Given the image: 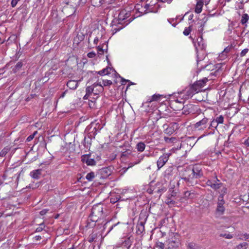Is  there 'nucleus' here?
<instances>
[{
  "mask_svg": "<svg viewBox=\"0 0 249 249\" xmlns=\"http://www.w3.org/2000/svg\"><path fill=\"white\" fill-rule=\"evenodd\" d=\"M107 212L106 207L103 204L94 205L88 220L87 227H97L98 229H101L103 227L105 230L108 223L105 221Z\"/></svg>",
  "mask_w": 249,
  "mask_h": 249,
  "instance_id": "f257e3e1",
  "label": "nucleus"
},
{
  "mask_svg": "<svg viewBox=\"0 0 249 249\" xmlns=\"http://www.w3.org/2000/svg\"><path fill=\"white\" fill-rule=\"evenodd\" d=\"M203 176L202 168L198 165L193 167L188 166L182 168L179 171V177L187 183L188 185H192L193 179L200 178Z\"/></svg>",
  "mask_w": 249,
  "mask_h": 249,
  "instance_id": "f03ea898",
  "label": "nucleus"
},
{
  "mask_svg": "<svg viewBox=\"0 0 249 249\" xmlns=\"http://www.w3.org/2000/svg\"><path fill=\"white\" fill-rule=\"evenodd\" d=\"M168 248L170 249L178 248L180 244L179 235L176 233H171L166 241Z\"/></svg>",
  "mask_w": 249,
  "mask_h": 249,
  "instance_id": "7ed1b4c3",
  "label": "nucleus"
},
{
  "mask_svg": "<svg viewBox=\"0 0 249 249\" xmlns=\"http://www.w3.org/2000/svg\"><path fill=\"white\" fill-rule=\"evenodd\" d=\"M151 190L155 193H158L160 196L167 190V184L162 182H157L155 185H151Z\"/></svg>",
  "mask_w": 249,
  "mask_h": 249,
  "instance_id": "20e7f679",
  "label": "nucleus"
},
{
  "mask_svg": "<svg viewBox=\"0 0 249 249\" xmlns=\"http://www.w3.org/2000/svg\"><path fill=\"white\" fill-rule=\"evenodd\" d=\"M171 154H172L170 152L164 153L162 154V155L160 157L157 161L158 170H160L165 164Z\"/></svg>",
  "mask_w": 249,
  "mask_h": 249,
  "instance_id": "39448f33",
  "label": "nucleus"
},
{
  "mask_svg": "<svg viewBox=\"0 0 249 249\" xmlns=\"http://www.w3.org/2000/svg\"><path fill=\"white\" fill-rule=\"evenodd\" d=\"M208 119L206 117L203 118L200 121L194 124V128L196 130H203L207 127Z\"/></svg>",
  "mask_w": 249,
  "mask_h": 249,
  "instance_id": "423d86ee",
  "label": "nucleus"
},
{
  "mask_svg": "<svg viewBox=\"0 0 249 249\" xmlns=\"http://www.w3.org/2000/svg\"><path fill=\"white\" fill-rule=\"evenodd\" d=\"M225 201L224 200L223 195H220L218 198L217 206L216 209V213L219 215H222L224 213L225 209L224 207Z\"/></svg>",
  "mask_w": 249,
  "mask_h": 249,
  "instance_id": "0eeeda50",
  "label": "nucleus"
},
{
  "mask_svg": "<svg viewBox=\"0 0 249 249\" xmlns=\"http://www.w3.org/2000/svg\"><path fill=\"white\" fill-rule=\"evenodd\" d=\"M81 161L83 163H86L88 165L92 166L96 164V161L93 158H91L90 154L82 155Z\"/></svg>",
  "mask_w": 249,
  "mask_h": 249,
  "instance_id": "6e6552de",
  "label": "nucleus"
},
{
  "mask_svg": "<svg viewBox=\"0 0 249 249\" xmlns=\"http://www.w3.org/2000/svg\"><path fill=\"white\" fill-rule=\"evenodd\" d=\"M201 87L196 82L192 85L189 89L186 91V93L188 97H192L195 92H198L200 91Z\"/></svg>",
  "mask_w": 249,
  "mask_h": 249,
  "instance_id": "1a4fd4ad",
  "label": "nucleus"
},
{
  "mask_svg": "<svg viewBox=\"0 0 249 249\" xmlns=\"http://www.w3.org/2000/svg\"><path fill=\"white\" fill-rule=\"evenodd\" d=\"M178 128V124L177 123H171L169 124L168 129L166 131V134L171 135Z\"/></svg>",
  "mask_w": 249,
  "mask_h": 249,
  "instance_id": "9d476101",
  "label": "nucleus"
},
{
  "mask_svg": "<svg viewBox=\"0 0 249 249\" xmlns=\"http://www.w3.org/2000/svg\"><path fill=\"white\" fill-rule=\"evenodd\" d=\"M105 124H101L99 123L92 122L89 126L88 128L89 130L91 129L92 127H94V129H95V131L99 132L100 130L103 128Z\"/></svg>",
  "mask_w": 249,
  "mask_h": 249,
  "instance_id": "9b49d317",
  "label": "nucleus"
},
{
  "mask_svg": "<svg viewBox=\"0 0 249 249\" xmlns=\"http://www.w3.org/2000/svg\"><path fill=\"white\" fill-rule=\"evenodd\" d=\"M130 14L126 13L125 11H122L118 15V21L119 23H122L124 20L127 19L129 17Z\"/></svg>",
  "mask_w": 249,
  "mask_h": 249,
  "instance_id": "f8f14e48",
  "label": "nucleus"
},
{
  "mask_svg": "<svg viewBox=\"0 0 249 249\" xmlns=\"http://www.w3.org/2000/svg\"><path fill=\"white\" fill-rule=\"evenodd\" d=\"M101 178H106L111 174V171L107 168H104L100 170Z\"/></svg>",
  "mask_w": 249,
  "mask_h": 249,
  "instance_id": "ddd939ff",
  "label": "nucleus"
},
{
  "mask_svg": "<svg viewBox=\"0 0 249 249\" xmlns=\"http://www.w3.org/2000/svg\"><path fill=\"white\" fill-rule=\"evenodd\" d=\"M133 242V238L131 236H129L124 239V240L123 241L122 244L123 246H124V247H126L127 249H129L132 245Z\"/></svg>",
  "mask_w": 249,
  "mask_h": 249,
  "instance_id": "4468645a",
  "label": "nucleus"
},
{
  "mask_svg": "<svg viewBox=\"0 0 249 249\" xmlns=\"http://www.w3.org/2000/svg\"><path fill=\"white\" fill-rule=\"evenodd\" d=\"M41 171V169L34 170L30 172V175L32 178L38 179L40 177Z\"/></svg>",
  "mask_w": 249,
  "mask_h": 249,
  "instance_id": "2eb2a0df",
  "label": "nucleus"
},
{
  "mask_svg": "<svg viewBox=\"0 0 249 249\" xmlns=\"http://www.w3.org/2000/svg\"><path fill=\"white\" fill-rule=\"evenodd\" d=\"M173 166L171 165L168 166L164 171V177L165 178H169L170 177L172 176L173 174Z\"/></svg>",
  "mask_w": 249,
  "mask_h": 249,
  "instance_id": "dca6fc26",
  "label": "nucleus"
},
{
  "mask_svg": "<svg viewBox=\"0 0 249 249\" xmlns=\"http://www.w3.org/2000/svg\"><path fill=\"white\" fill-rule=\"evenodd\" d=\"M91 144V137L88 136V137H85L83 141V145L86 149H89Z\"/></svg>",
  "mask_w": 249,
  "mask_h": 249,
  "instance_id": "f3484780",
  "label": "nucleus"
},
{
  "mask_svg": "<svg viewBox=\"0 0 249 249\" xmlns=\"http://www.w3.org/2000/svg\"><path fill=\"white\" fill-rule=\"evenodd\" d=\"M105 69H107V71H106V74H109L110 72V71L111 70H112L113 71H114L115 73H116V74L118 75L121 78V81L122 82V84H124V82H129L130 81L128 80H125V79H124V78L121 77L118 73H117L116 71L113 69L112 67H110V66H107V67Z\"/></svg>",
  "mask_w": 249,
  "mask_h": 249,
  "instance_id": "a211bd4d",
  "label": "nucleus"
},
{
  "mask_svg": "<svg viewBox=\"0 0 249 249\" xmlns=\"http://www.w3.org/2000/svg\"><path fill=\"white\" fill-rule=\"evenodd\" d=\"M78 85V82L75 80H69L67 84V87L71 89H76Z\"/></svg>",
  "mask_w": 249,
  "mask_h": 249,
  "instance_id": "6ab92c4d",
  "label": "nucleus"
},
{
  "mask_svg": "<svg viewBox=\"0 0 249 249\" xmlns=\"http://www.w3.org/2000/svg\"><path fill=\"white\" fill-rule=\"evenodd\" d=\"M98 237L99 235L97 233L92 232L88 237L87 241L89 243L96 242Z\"/></svg>",
  "mask_w": 249,
  "mask_h": 249,
  "instance_id": "aec40b11",
  "label": "nucleus"
},
{
  "mask_svg": "<svg viewBox=\"0 0 249 249\" xmlns=\"http://www.w3.org/2000/svg\"><path fill=\"white\" fill-rule=\"evenodd\" d=\"M203 6V2L201 0L198 1L195 7V12L199 14L201 12Z\"/></svg>",
  "mask_w": 249,
  "mask_h": 249,
  "instance_id": "412c9836",
  "label": "nucleus"
},
{
  "mask_svg": "<svg viewBox=\"0 0 249 249\" xmlns=\"http://www.w3.org/2000/svg\"><path fill=\"white\" fill-rule=\"evenodd\" d=\"M91 3L95 7H100L105 3V0H91Z\"/></svg>",
  "mask_w": 249,
  "mask_h": 249,
  "instance_id": "4be33fe9",
  "label": "nucleus"
},
{
  "mask_svg": "<svg viewBox=\"0 0 249 249\" xmlns=\"http://www.w3.org/2000/svg\"><path fill=\"white\" fill-rule=\"evenodd\" d=\"M23 65V62L20 61L18 62L17 64L13 68L12 71L14 73H16L17 71H19Z\"/></svg>",
  "mask_w": 249,
  "mask_h": 249,
  "instance_id": "5701e85b",
  "label": "nucleus"
},
{
  "mask_svg": "<svg viewBox=\"0 0 249 249\" xmlns=\"http://www.w3.org/2000/svg\"><path fill=\"white\" fill-rule=\"evenodd\" d=\"M145 148V144L142 142H140L136 145V148L139 152H142L144 150Z\"/></svg>",
  "mask_w": 249,
  "mask_h": 249,
  "instance_id": "b1692460",
  "label": "nucleus"
},
{
  "mask_svg": "<svg viewBox=\"0 0 249 249\" xmlns=\"http://www.w3.org/2000/svg\"><path fill=\"white\" fill-rule=\"evenodd\" d=\"M88 128V126L87 127L86 130L89 131V135L94 138L96 135L98 133V131H95V129H94V127H92L90 130Z\"/></svg>",
  "mask_w": 249,
  "mask_h": 249,
  "instance_id": "393cba45",
  "label": "nucleus"
},
{
  "mask_svg": "<svg viewBox=\"0 0 249 249\" xmlns=\"http://www.w3.org/2000/svg\"><path fill=\"white\" fill-rule=\"evenodd\" d=\"M94 89V88L92 86V85L87 87L86 89V94L85 95V97L87 96H89V95H90L91 93L93 92Z\"/></svg>",
  "mask_w": 249,
  "mask_h": 249,
  "instance_id": "a878e982",
  "label": "nucleus"
},
{
  "mask_svg": "<svg viewBox=\"0 0 249 249\" xmlns=\"http://www.w3.org/2000/svg\"><path fill=\"white\" fill-rule=\"evenodd\" d=\"M132 153V150L130 149H127L121 153V158L128 157Z\"/></svg>",
  "mask_w": 249,
  "mask_h": 249,
  "instance_id": "bb28decb",
  "label": "nucleus"
},
{
  "mask_svg": "<svg viewBox=\"0 0 249 249\" xmlns=\"http://www.w3.org/2000/svg\"><path fill=\"white\" fill-rule=\"evenodd\" d=\"M249 19V16L247 14H244L242 16L241 23L242 24H245Z\"/></svg>",
  "mask_w": 249,
  "mask_h": 249,
  "instance_id": "cd10ccee",
  "label": "nucleus"
},
{
  "mask_svg": "<svg viewBox=\"0 0 249 249\" xmlns=\"http://www.w3.org/2000/svg\"><path fill=\"white\" fill-rule=\"evenodd\" d=\"M248 244L246 242H243L236 246L235 249H247Z\"/></svg>",
  "mask_w": 249,
  "mask_h": 249,
  "instance_id": "c85d7f7f",
  "label": "nucleus"
},
{
  "mask_svg": "<svg viewBox=\"0 0 249 249\" xmlns=\"http://www.w3.org/2000/svg\"><path fill=\"white\" fill-rule=\"evenodd\" d=\"M208 81V79L206 78H204L201 80L197 81L196 83L197 85L199 86V87H201V88L203 87L205 84L206 83V82Z\"/></svg>",
  "mask_w": 249,
  "mask_h": 249,
  "instance_id": "c756f323",
  "label": "nucleus"
},
{
  "mask_svg": "<svg viewBox=\"0 0 249 249\" xmlns=\"http://www.w3.org/2000/svg\"><path fill=\"white\" fill-rule=\"evenodd\" d=\"M94 173L93 172H91L87 174V175L86 176V178L89 181H92L93 179L94 178Z\"/></svg>",
  "mask_w": 249,
  "mask_h": 249,
  "instance_id": "7c9ffc66",
  "label": "nucleus"
},
{
  "mask_svg": "<svg viewBox=\"0 0 249 249\" xmlns=\"http://www.w3.org/2000/svg\"><path fill=\"white\" fill-rule=\"evenodd\" d=\"M192 30V25H190L188 27L185 28L183 33L184 35L188 36Z\"/></svg>",
  "mask_w": 249,
  "mask_h": 249,
  "instance_id": "2f4dec72",
  "label": "nucleus"
},
{
  "mask_svg": "<svg viewBox=\"0 0 249 249\" xmlns=\"http://www.w3.org/2000/svg\"><path fill=\"white\" fill-rule=\"evenodd\" d=\"M136 228V233L138 234H141L144 231V227H142V226L137 225Z\"/></svg>",
  "mask_w": 249,
  "mask_h": 249,
  "instance_id": "473e14b6",
  "label": "nucleus"
},
{
  "mask_svg": "<svg viewBox=\"0 0 249 249\" xmlns=\"http://www.w3.org/2000/svg\"><path fill=\"white\" fill-rule=\"evenodd\" d=\"M160 97L161 95L160 94H154L151 97L149 102H151L154 101H158L160 99Z\"/></svg>",
  "mask_w": 249,
  "mask_h": 249,
  "instance_id": "72a5a7b5",
  "label": "nucleus"
},
{
  "mask_svg": "<svg viewBox=\"0 0 249 249\" xmlns=\"http://www.w3.org/2000/svg\"><path fill=\"white\" fill-rule=\"evenodd\" d=\"M92 86L95 88V87L97 86H99V91H102L104 89L103 87V86L102 85L101 82H95L92 84Z\"/></svg>",
  "mask_w": 249,
  "mask_h": 249,
  "instance_id": "f704fd0d",
  "label": "nucleus"
},
{
  "mask_svg": "<svg viewBox=\"0 0 249 249\" xmlns=\"http://www.w3.org/2000/svg\"><path fill=\"white\" fill-rule=\"evenodd\" d=\"M214 120L218 124H223L224 122V117L222 115H220L219 117H217Z\"/></svg>",
  "mask_w": 249,
  "mask_h": 249,
  "instance_id": "c9c22d12",
  "label": "nucleus"
},
{
  "mask_svg": "<svg viewBox=\"0 0 249 249\" xmlns=\"http://www.w3.org/2000/svg\"><path fill=\"white\" fill-rule=\"evenodd\" d=\"M222 185V183H217V182H214L213 183V186L212 187V188L213 189L216 190L218 189Z\"/></svg>",
  "mask_w": 249,
  "mask_h": 249,
  "instance_id": "e433bc0d",
  "label": "nucleus"
},
{
  "mask_svg": "<svg viewBox=\"0 0 249 249\" xmlns=\"http://www.w3.org/2000/svg\"><path fill=\"white\" fill-rule=\"evenodd\" d=\"M45 225L43 223H42L39 225V227L37 228L36 230V232H41L45 228Z\"/></svg>",
  "mask_w": 249,
  "mask_h": 249,
  "instance_id": "4c0bfd02",
  "label": "nucleus"
},
{
  "mask_svg": "<svg viewBox=\"0 0 249 249\" xmlns=\"http://www.w3.org/2000/svg\"><path fill=\"white\" fill-rule=\"evenodd\" d=\"M231 48V46H229L227 47L226 48H225L224 51L221 53V55H226L227 54L230 52Z\"/></svg>",
  "mask_w": 249,
  "mask_h": 249,
  "instance_id": "58836bf2",
  "label": "nucleus"
},
{
  "mask_svg": "<svg viewBox=\"0 0 249 249\" xmlns=\"http://www.w3.org/2000/svg\"><path fill=\"white\" fill-rule=\"evenodd\" d=\"M188 249H199L194 243H190L188 245Z\"/></svg>",
  "mask_w": 249,
  "mask_h": 249,
  "instance_id": "ea45409f",
  "label": "nucleus"
},
{
  "mask_svg": "<svg viewBox=\"0 0 249 249\" xmlns=\"http://www.w3.org/2000/svg\"><path fill=\"white\" fill-rule=\"evenodd\" d=\"M156 246L159 249H164L165 245L162 242H158L156 243Z\"/></svg>",
  "mask_w": 249,
  "mask_h": 249,
  "instance_id": "a19ab883",
  "label": "nucleus"
},
{
  "mask_svg": "<svg viewBox=\"0 0 249 249\" xmlns=\"http://www.w3.org/2000/svg\"><path fill=\"white\" fill-rule=\"evenodd\" d=\"M219 236L220 237H225L227 239H231L233 237L232 235L230 233H221Z\"/></svg>",
  "mask_w": 249,
  "mask_h": 249,
  "instance_id": "79ce46f5",
  "label": "nucleus"
},
{
  "mask_svg": "<svg viewBox=\"0 0 249 249\" xmlns=\"http://www.w3.org/2000/svg\"><path fill=\"white\" fill-rule=\"evenodd\" d=\"M240 239L249 242V234L244 233L241 235Z\"/></svg>",
  "mask_w": 249,
  "mask_h": 249,
  "instance_id": "37998d69",
  "label": "nucleus"
},
{
  "mask_svg": "<svg viewBox=\"0 0 249 249\" xmlns=\"http://www.w3.org/2000/svg\"><path fill=\"white\" fill-rule=\"evenodd\" d=\"M217 125H218V124H217L216 122L214 120H213L211 122V123L210 124V126H209V129H211L212 127L216 128Z\"/></svg>",
  "mask_w": 249,
  "mask_h": 249,
  "instance_id": "c03bdc74",
  "label": "nucleus"
},
{
  "mask_svg": "<svg viewBox=\"0 0 249 249\" xmlns=\"http://www.w3.org/2000/svg\"><path fill=\"white\" fill-rule=\"evenodd\" d=\"M103 84L104 86H110L112 84V82L109 80H103Z\"/></svg>",
  "mask_w": 249,
  "mask_h": 249,
  "instance_id": "a18cd8bd",
  "label": "nucleus"
},
{
  "mask_svg": "<svg viewBox=\"0 0 249 249\" xmlns=\"http://www.w3.org/2000/svg\"><path fill=\"white\" fill-rule=\"evenodd\" d=\"M37 131H35L34 132L33 134L29 136L26 139V142H30L31 141H32L35 137V136L37 134Z\"/></svg>",
  "mask_w": 249,
  "mask_h": 249,
  "instance_id": "49530a36",
  "label": "nucleus"
},
{
  "mask_svg": "<svg viewBox=\"0 0 249 249\" xmlns=\"http://www.w3.org/2000/svg\"><path fill=\"white\" fill-rule=\"evenodd\" d=\"M164 139L165 141L167 143H172L176 139L175 138H168L166 137H164Z\"/></svg>",
  "mask_w": 249,
  "mask_h": 249,
  "instance_id": "de8ad7c7",
  "label": "nucleus"
},
{
  "mask_svg": "<svg viewBox=\"0 0 249 249\" xmlns=\"http://www.w3.org/2000/svg\"><path fill=\"white\" fill-rule=\"evenodd\" d=\"M142 158H143V156H141V159L140 160H139L138 161L135 162V163H129L128 167V168H126V169L125 170V171H126V170H127L129 168H130V167H133V166H134V165H135V164H138V163H140V161H141V160H142Z\"/></svg>",
  "mask_w": 249,
  "mask_h": 249,
  "instance_id": "09e8293b",
  "label": "nucleus"
},
{
  "mask_svg": "<svg viewBox=\"0 0 249 249\" xmlns=\"http://www.w3.org/2000/svg\"><path fill=\"white\" fill-rule=\"evenodd\" d=\"M107 70V69H104L102 70L101 71H100L98 72L95 71V72L96 73H97L101 75H107L106 74Z\"/></svg>",
  "mask_w": 249,
  "mask_h": 249,
  "instance_id": "8fccbe9b",
  "label": "nucleus"
},
{
  "mask_svg": "<svg viewBox=\"0 0 249 249\" xmlns=\"http://www.w3.org/2000/svg\"><path fill=\"white\" fill-rule=\"evenodd\" d=\"M167 201V203L168 204H175L176 203L175 201L173 200L171 197H168Z\"/></svg>",
  "mask_w": 249,
  "mask_h": 249,
  "instance_id": "3c124183",
  "label": "nucleus"
},
{
  "mask_svg": "<svg viewBox=\"0 0 249 249\" xmlns=\"http://www.w3.org/2000/svg\"><path fill=\"white\" fill-rule=\"evenodd\" d=\"M248 51H249L248 49H245L243 50H242L240 53V56L241 57L244 56L247 54Z\"/></svg>",
  "mask_w": 249,
  "mask_h": 249,
  "instance_id": "603ef678",
  "label": "nucleus"
},
{
  "mask_svg": "<svg viewBox=\"0 0 249 249\" xmlns=\"http://www.w3.org/2000/svg\"><path fill=\"white\" fill-rule=\"evenodd\" d=\"M19 0H12L11 2V6L12 7H15Z\"/></svg>",
  "mask_w": 249,
  "mask_h": 249,
  "instance_id": "864d4df0",
  "label": "nucleus"
},
{
  "mask_svg": "<svg viewBox=\"0 0 249 249\" xmlns=\"http://www.w3.org/2000/svg\"><path fill=\"white\" fill-rule=\"evenodd\" d=\"M192 193L189 191H186L184 192V197L186 198H191V195Z\"/></svg>",
  "mask_w": 249,
  "mask_h": 249,
  "instance_id": "5fc2aeb1",
  "label": "nucleus"
},
{
  "mask_svg": "<svg viewBox=\"0 0 249 249\" xmlns=\"http://www.w3.org/2000/svg\"><path fill=\"white\" fill-rule=\"evenodd\" d=\"M88 56L89 57V58H93L96 55V54L94 52H89L87 54Z\"/></svg>",
  "mask_w": 249,
  "mask_h": 249,
  "instance_id": "6e6d98bb",
  "label": "nucleus"
},
{
  "mask_svg": "<svg viewBox=\"0 0 249 249\" xmlns=\"http://www.w3.org/2000/svg\"><path fill=\"white\" fill-rule=\"evenodd\" d=\"M7 149H5V148H4L1 151V152L0 153V156H3L4 155H5V154L7 153Z\"/></svg>",
  "mask_w": 249,
  "mask_h": 249,
  "instance_id": "4d7b16f0",
  "label": "nucleus"
},
{
  "mask_svg": "<svg viewBox=\"0 0 249 249\" xmlns=\"http://www.w3.org/2000/svg\"><path fill=\"white\" fill-rule=\"evenodd\" d=\"M169 124H165L163 125L162 127L163 129L164 132L166 133V131L168 129Z\"/></svg>",
  "mask_w": 249,
  "mask_h": 249,
  "instance_id": "13d9d810",
  "label": "nucleus"
},
{
  "mask_svg": "<svg viewBox=\"0 0 249 249\" xmlns=\"http://www.w3.org/2000/svg\"><path fill=\"white\" fill-rule=\"evenodd\" d=\"M98 54H103L104 53L103 49L100 46H98Z\"/></svg>",
  "mask_w": 249,
  "mask_h": 249,
  "instance_id": "bf43d9fd",
  "label": "nucleus"
},
{
  "mask_svg": "<svg viewBox=\"0 0 249 249\" xmlns=\"http://www.w3.org/2000/svg\"><path fill=\"white\" fill-rule=\"evenodd\" d=\"M206 184L207 186H210L212 188L213 184V182L211 180H208L206 182Z\"/></svg>",
  "mask_w": 249,
  "mask_h": 249,
  "instance_id": "052dcab7",
  "label": "nucleus"
},
{
  "mask_svg": "<svg viewBox=\"0 0 249 249\" xmlns=\"http://www.w3.org/2000/svg\"><path fill=\"white\" fill-rule=\"evenodd\" d=\"M48 211V210H47V209L42 210V211H41L40 212V214L41 215H44L47 213Z\"/></svg>",
  "mask_w": 249,
  "mask_h": 249,
  "instance_id": "680f3d73",
  "label": "nucleus"
},
{
  "mask_svg": "<svg viewBox=\"0 0 249 249\" xmlns=\"http://www.w3.org/2000/svg\"><path fill=\"white\" fill-rule=\"evenodd\" d=\"M87 1V0H79L78 3L79 5H80L81 4L84 5L85 4Z\"/></svg>",
  "mask_w": 249,
  "mask_h": 249,
  "instance_id": "e2e57ef3",
  "label": "nucleus"
},
{
  "mask_svg": "<svg viewBox=\"0 0 249 249\" xmlns=\"http://www.w3.org/2000/svg\"><path fill=\"white\" fill-rule=\"evenodd\" d=\"M76 38H78L79 40L80 41H82L84 39V36L83 35H78L77 36H76Z\"/></svg>",
  "mask_w": 249,
  "mask_h": 249,
  "instance_id": "0e129e2a",
  "label": "nucleus"
},
{
  "mask_svg": "<svg viewBox=\"0 0 249 249\" xmlns=\"http://www.w3.org/2000/svg\"><path fill=\"white\" fill-rule=\"evenodd\" d=\"M118 224H119V222H118L117 224H114L112 226H111V227L109 228V231H107V233H108L113 229V228L115 227Z\"/></svg>",
  "mask_w": 249,
  "mask_h": 249,
  "instance_id": "69168bd1",
  "label": "nucleus"
},
{
  "mask_svg": "<svg viewBox=\"0 0 249 249\" xmlns=\"http://www.w3.org/2000/svg\"><path fill=\"white\" fill-rule=\"evenodd\" d=\"M193 18H194L193 14H190L189 17V20H192V22H194L195 20L194 19H193Z\"/></svg>",
  "mask_w": 249,
  "mask_h": 249,
  "instance_id": "338daca9",
  "label": "nucleus"
},
{
  "mask_svg": "<svg viewBox=\"0 0 249 249\" xmlns=\"http://www.w3.org/2000/svg\"><path fill=\"white\" fill-rule=\"evenodd\" d=\"M204 25H205L204 23H203L200 25V29H199V30H198L199 32H202L203 31Z\"/></svg>",
  "mask_w": 249,
  "mask_h": 249,
  "instance_id": "774afa93",
  "label": "nucleus"
}]
</instances>
